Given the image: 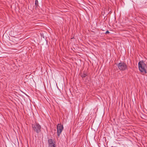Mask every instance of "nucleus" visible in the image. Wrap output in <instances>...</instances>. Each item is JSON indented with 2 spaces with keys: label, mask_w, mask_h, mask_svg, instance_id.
Wrapping results in <instances>:
<instances>
[{
  "label": "nucleus",
  "mask_w": 147,
  "mask_h": 147,
  "mask_svg": "<svg viewBox=\"0 0 147 147\" xmlns=\"http://www.w3.org/2000/svg\"><path fill=\"white\" fill-rule=\"evenodd\" d=\"M139 70L143 74L147 73V67L146 64L143 61H140L138 63Z\"/></svg>",
  "instance_id": "1"
},
{
  "label": "nucleus",
  "mask_w": 147,
  "mask_h": 147,
  "mask_svg": "<svg viewBox=\"0 0 147 147\" xmlns=\"http://www.w3.org/2000/svg\"><path fill=\"white\" fill-rule=\"evenodd\" d=\"M119 69L121 71H124L127 68V66L126 63L123 62H121L117 65Z\"/></svg>",
  "instance_id": "2"
},
{
  "label": "nucleus",
  "mask_w": 147,
  "mask_h": 147,
  "mask_svg": "<svg viewBox=\"0 0 147 147\" xmlns=\"http://www.w3.org/2000/svg\"><path fill=\"white\" fill-rule=\"evenodd\" d=\"M32 127L33 130L37 133H39L41 131V127L38 123H36L34 124H32Z\"/></svg>",
  "instance_id": "3"
},
{
  "label": "nucleus",
  "mask_w": 147,
  "mask_h": 147,
  "mask_svg": "<svg viewBox=\"0 0 147 147\" xmlns=\"http://www.w3.org/2000/svg\"><path fill=\"white\" fill-rule=\"evenodd\" d=\"M63 129V125L61 124H58L57 125V135L58 136H60Z\"/></svg>",
  "instance_id": "4"
},
{
  "label": "nucleus",
  "mask_w": 147,
  "mask_h": 147,
  "mask_svg": "<svg viewBox=\"0 0 147 147\" xmlns=\"http://www.w3.org/2000/svg\"><path fill=\"white\" fill-rule=\"evenodd\" d=\"M49 147H56L55 142H54L51 139H50L48 140Z\"/></svg>",
  "instance_id": "5"
},
{
  "label": "nucleus",
  "mask_w": 147,
  "mask_h": 147,
  "mask_svg": "<svg viewBox=\"0 0 147 147\" xmlns=\"http://www.w3.org/2000/svg\"><path fill=\"white\" fill-rule=\"evenodd\" d=\"M35 5H36V6H37L38 5V1H37V0H35Z\"/></svg>",
  "instance_id": "6"
},
{
  "label": "nucleus",
  "mask_w": 147,
  "mask_h": 147,
  "mask_svg": "<svg viewBox=\"0 0 147 147\" xmlns=\"http://www.w3.org/2000/svg\"><path fill=\"white\" fill-rule=\"evenodd\" d=\"M109 31H106V32H105V34H108L109 33Z\"/></svg>",
  "instance_id": "7"
},
{
  "label": "nucleus",
  "mask_w": 147,
  "mask_h": 147,
  "mask_svg": "<svg viewBox=\"0 0 147 147\" xmlns=\"http://www.w3.org/2000/svg\"><path fill=\"white\" fill-rule=\"evenodd\" d=\"M86 76V74H85L83 73V77H85Z\"/></svg>",
  "instance_id": "8"
},
{
  "label": "nucleus",
  "mask_w": 147,
  "mask_h": 147,
  "mask_svg": "<svg viewBox=\"0 0 147 147\" xmlns=\"http://www.w3.org/2000/svg\"><path fill=\"white\" fill-rule=\"evenodd\" d=\"M81 76L83 78V76H82V75Z\"/></svg>",
  "instance_id": "9"
}]
</instances>
